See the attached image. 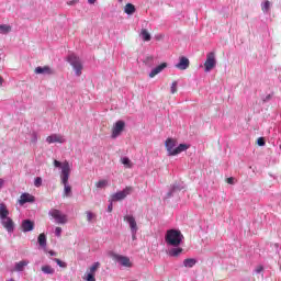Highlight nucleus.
I'll list each match as a JSON object with an SVG mask.
<instances>
[{
	"label": "nucleus",
	"mask_w": 281,
	"mask_h": 281,
	"mask_svg": "<svg viewBox=\"0 0 281 281\" xmlns=\"http://www.w3.org/2000/svg\"><path fill=\"white\" fill-rule=\"evenodd\" d=\"M165 146L169 157H175L177 140H175L173 138H168L165 143Z\"/></svg>",
	"instance_id": "nucleus-11"
},
{
	"label": "nucleus",
	"mask_w": 281,
	"mask_h": 281,
	"mask_svg": "<svg viewBox=\"0 0 281 281\" xmlns=\"http://www.w3.org/2000/svg\"><path fill=\"white\" fill-rule=\"evenodd\" d=\"M120 2H122V0H119Z\"/></svg>",
	"instance_id": "nucleus-50"
},
{
	"label": "nucleus",
	"mask_w": 281,
	"mask_h": 281,
	"mask_svg": "<svg viewBox=\"0 0 281 281\" xmlns=\"http://www.w3.org/2000/svg\"><path fill=\"white\" fill-rule=\"evenodd\" d=\"M48 216H52V218L55 220L57 225H65L67 223V215H65L63 212L56 209H52L48 212Z\"/></svg>",
	"instance_id": "nucleus-4"
},
{
	"label": "nucleus",
	"mask_w": 281,
	"mask_h": 281,
	"mask_svg": "<svg viewBox=\"0 0 281 281\" xmlns=\"http://www.w3.org/2000/svg\"><path fill=\"white\" fill-rule=\"evenodd\" d=\"M47 144H65L67 142V138L63 134H52L48 137H46Z\"/></svg>",
	"instance_id": "nucleus-9"
},
{
	"label": "nucleus",
	"mask_w": 281,
	"mask_h": 281,
	"mask_svg": "<svg viewBox=\"0 0 281 281\" xmlns=\"http://www.w3.org/2000/svg\"><path fill=\"white\" fill-rule=\"evenodd\" d=\"M35 74H42L45 76H54V69H52V67L49 66H44V67H36L35 68Z\"/></svg>",
	"instance_id": "nucleus-14"
},
{
	"label": "nucleus",
	"mask_w": 281,
	"mask_h": 281,
	"mask_svg": "<svg viewBox=\"0 0 281 281\" xmlns=\"http://www.w3.org/2000/svg\"><path fill=\"white\" fill-rule=\"evenodd\" d=\"M166 67H168V64L162 63L159 66H157L156 68L151 69V71L149 72V78H155V76H157L158 74H161V71H164L166 69Z\"/></svg>",
	"instance_id": "nucleus-17"
},
{
	"label": "nucleus",
	"mask_w": 281,
	"mask_h": 281,
	"mask_svg": "<svg viewBox=\"0 0 281 281\" xmlns=\"http://www.w3.org/2000/svg\"><path fill=\"white\" fill-rule=\"evenodd\" d=\"M123 221H125V223L130 225L131 234H137L139 228L137 227V221L135 220V216L125 215L123 217Z\"/></svg>",
	"instance_id": "nucleus-8"
},
{
	"label": "nucleus",
	"mask_w": 281,
	"mask_h": 281,
	"mask_svg": "<svg viewBox=\"0 0 281 281\" xmlns=\"http://www.w3.org/2000/svg\"><path fill=\"white\" fill-rule=\"evenodd\" d=\"M165 240L170 247H179L183 240V234H181V231L169 229L166 233Z\"/></svg>",
	"instance_id": "nucleus-2"
},
{
	"label": "nucleus",
	"mask_w": 281,
	"mask_h": 281,
	"mask_svg": "<svg viewBox=\"0 0 281 281\" xmlns=\"http://www.w3.org/2000/svg\"><path fill=\"white\" fill-rule=\"evenodd\" d=\"M37 243L42 249H45L47 247V236L45 234H40L37 237Z\"/></svg>",
	"instance_id": "nucleus-19"
},
{
	"label": "nucleus",
	"mask_w": 281,
	"mask_h": 281,
	"mask_svg": "<svg viewBox=\"0 0 281 281\" xmlns=\"http://www.w3.org/2000/svg\"><path fill=\"white\" fill-rule=\"evenodd\" d=\"M49 255H50V256H56V252H55L54 250H50V251H49Z\"/></svg>",
	"instance_id": "nucleus-48"
},
{
	"label": "nucleus",
	"mask_w": 281,
	"mask_h": 281,
	"mask_svg": "<svg viewBox=\"0 0 281 281\" xmlns=\"http://www.w3.org/2000/svg\"><path fill=\"white\" fill-rule=\"evenodd\" d=\"M83 280H86V281H95V274H91V273L87 272Z\"/></svg>",
	"instance_id": "nucleus-37"
},
{
	"label": "nucleus",
	"mask_w": 281,
	"mask_h": 281,
	"mask_svg": "<svg viewBox=\"0 0 281 281\" xmlns=\"http://www.w3.org/2000/svg\"><path fill=\"white\" fill-rule=\"evenodd\" d=\"M181 190H183V186L173 184L171 190L167 193L166 199H170V196H172L173 192H181Z\"/></svg>",
	"instance_id": "nucleus-21"
},
{
	"label": "nucleus",
	"mask_w": 281,
	"mask_h": 281,
	"mask_svg": "<svg viewBox=\"0 0 281 281\" xmlns=\"http://www.w3.org/2000/svg\"><path fill=\"white\" fill-rule=\"evenodd\" d=\"M53 260H54V262H56V265H58V267H61V269H65V267H67V263L64 262V261H61V260L58 259V258H55V259H53Z\"/></svg>",
	"instance_id": "nucleus-36"
},
{
	"label": "nucleus",
	"mask_w": 281,
	"mask_h": 281,
	"mask_svg": "<svg viewBox=\"0 0 281 281\" xmlns=\"http://www.w3.org/2000/svg\"><path fill=\"white\" fill-rule=\"evenodd\" d=\"M216 67V54L214 52H211L206 55V60L204 63V71L206 74H210L212 69Z\"/></svg>",
	"instance_id": "nucleus-5"
},
{
	"label": "nucleus",
	"mask_w": 281,
	"mask_h": 281,
	"mask_svg": "<svg viewBox=\"0 0 281 281\" xmlns=\"http://www.w3.org/2000/svg\"><path fill=\"white\" fill-rule=\"evenodd\" d=\"M190 67V59L188 57H180V61L176 64V69H180V71H186Z\"/></svg>",
	"instance_id": "nucleus-13"
},
{
	"label": "nucleus",
	"mask_w": 281,
	"mask_h": 281,
	"mask_svg": "<svg viewBox=\"0 0 281 281\" xmlns=\"http://www.w3.org/2000/svg\"><path fill=\"white\" fill-rule=\"evenodd\" d=\"M269 8H271V2H269V0L261 4L262 12H269Z\"/></svg>",
	"instance_id": "nucleus-33"
},
{
	"label": "nucleus",
	"mask_w": 281,
	"mask_h": 281,
	"mask_svg": "<svg viewBox=\"0 0 281 281\" xmlns=\"http://www.w3.org/2000/svg\"><path fill=\"white\" fill-rule=\"evenodd\" d=\"M34 186L35 188H41L43 186V178L41 177L35 178Z\"/></svg>",
	"instance_id": "nucleus-35"
},
{
	"label": "nucleus",
	"mask_w": 281,
	"mask_h": 281,
	"mask_svg": "<svg viewBox=\"0 0 281 281\" xmlns=\"http://www.w3.org/2000/svg\"><path fill=\"white\" fill-rule=\"evenodd\" d=\"M22 232L27 233L34 229V222L32 220H24L21 224Z\"/></svg>",
	"instance_id": "nucleus-16"
},
{
	"label": "nucleus",
	"mask_w": 281,
	"mask_h": 281,
	"mask_svg": "<svg viewBox=\"0 0 281 281\" xmlns=\"http://www.w3.org/2000/svg\"><path fill=\"white\" fill-rule=\"evenodd\" d=\"M109 186V181L106 180H100L95 183V187L99 189L106 188Z\"/></svg>",
	"instance_id": "nucleus-32"
},
{
	"label": "nucleus",
	"mask_w": 281,
	"mask_h": 281,
	"mask_svg": "<svg viewBox=\"0 0 281 281\" xmlns=\"http://www.w3.org/2000/svg\"><path fill=\"white\" fill-rule=\"evenodd\" d=\"M86 216H87L88 223H91L93 221V218H95V214L91 211H87Z\"/></svg>",
	"instance_id": "nucleus-34"
},
{
	"label": "nucleus",
	"mask_w": 281,
	"mask_h": 281,
	"mask_svg": "<svg viewBox=\"0 0 281 281\" xmlns=\"http://www.w3.org/2000/svg\"><path fill=\"white\" fill-rule=\"evenodd\" d=\"M132 238L135 240V238H137V233H132Z\"/></svg>",
	"instance_id": "nucleus-45"
},
{
	"label": "nucleus",
	"mask_w": 281,
	"mask_h": 281,
	"mask_svg": "<svg viewBox=\"0 0 281 281\" xmlns=\"http://www.w3.org/2000/svg\"><path fill=\"white\" fill-rule=\"evenodd\" d=\"M3 188V179H0V190Z\"/></svg>",
	"instance_id": "nucleus-47"
},
{
	"label": "nucleus",
	"mask_w": 281,
	"mask_h": 281,
	"mask_svg": "<svg viewBox=\"0 0 281 281\" xmlns=\"http://www.w3.org/2000/svg\"><path fill=\"white\" fill-rule=\"evenodd\" d=\"M30 265L29 260H22L15 263V271L21 272L25 269V267H27Z\"/></svg>",
	"instance_id": "nucleus-20"
},
{
	"label": "nucleus",
	"mask_w": 281,
	"mask_h": 281,
	"mask_svg": "<svg viewBox=\"0 0 281 281\" xmlns=\"http://www.w3.org/2000/svg\"><path fill=\"white\" fill-rule=\"evenodd\" d=\"M54 166L55 168H61L60 181L64 186V194L65 196H69V194H71V186H69V175H71V166L67 160L64 162L54 160Z\"/></svg>",
	"instance_id": "nucleus-1"
},
{
	"label": "nucleus",
	"mask_w": 281,
	"mask_h": 281,
	"mask_svg": "<svg viewBox=\"0 0 281 281\" xmlns=\"http://www.w3.org/2000/svg\"><path fill=\"white\" fill-rule=\"evenodd\" d=\"M262 271H265V268L262 266H258L256 269H255V273H262Z\"/></svg>",
	"instance_id": "nucleus-42"
},
{
	"label": "nucleus",
	"mask_w": 281,
	"mask_h": 281,
	"mask_svg": "<svg viewBox=\"0 0 281 281\" xmlns=\"http://www.w3.org/2000/svg\"><path fill=\"white\" fill-rule=\"evenodd\" d=\"M112 258H113V260H115V262H119V265H121V267H127L128 269H131V267H133V262H131V258H128L126 256L113 254Z\"/></svg>",
	"instance_id": "nucleus-7"
},
{
	"label": "nucleus",
	"mask_w": 281,
	"mask_h": 281,
	"mask_svg": "<svg viewBox=\"0 0 281 281\" xmlns=\"http://www.w3.org/2000/svg\"><path fill=\"white\" fill-rule=\"evenodd\" d=\"M1 225L9 232V234H12L14 232V222L10 217H4L0 221Z\"/></svg>",
	"instance_id": "nucleus-12"
},
{
	"label": "nucleus",
	"mask_w": 281,
	"mask_h": 281,
	"mask_svg": "<svg viewBox=\"0 0 281 281\" xmlns=\"http://www.w3.org/2000/svg\"><path fill=\"white\" fill-rule=\"evenodd\" d=\"M34 195L30 193H22L19 200L20 205H25V203H34Z\"/></svg>",
	"instance_id": "nucleus-15"
},
{
	"label": "nucleus",
	"mask_w": 281,
	"mask_h": 281,
	"mask_svg": "<svg viewBox=\"0 0 281 281\" xmlns=\"http://www.w3.org/2000/svg\"><path fill=\"white\" fill-rule=\"evenodd\" d=\"M227 183H229V186H234V178H227Z\"/></svg>",
	"instance_id": "nucleus-43"
},
{
	"label": "nucleus",
	"mask_w": 281,
	"mask_h": 281,
	"mask_svg": "<svg viewBox=\"0 0 281 281\" xmlns=\"http://www.w3.org/2000/svg\"><path fill=\"white\" fill-rule=\"evenodd\" d=\"M194 265H196V259L194 258H187L183 260V267H186V269H192Z\"/></svg>",
	"instance_id": "nucleus-23"
},
{
	"label": "nucleus",
	"mask_w": 281,
	"mask_h": 281,
	"mask_svg": "<svg viewBox=\"0 0 281 281\" xmlns=\"http://www.w3.org/2000/svg\"><path fill=\"white\" fill-rule=\"evenodd\" d=\"M3 85V78L0 77V87Z\"/></svg>",
	"instance_id": "nucleus-49"
},
{
	"label": "nucleus",
	"mask_w": 281,
	"mask_h": 281,
	"mask_svg": "<svg viewBox=\"0 0 281 281\" xmlns=\"http://www.w3.org/2000/svg\"><path fill=\"white\" fill-rule=\"evenodd\" d=\"M125 126L126 123L124 121H117L112 127L111 138L117 139V137H120L124 132Z\"/></svg>",
	"instance_id": "nucleus-6"
},
{
	"label": "nucleus",
	"mask_w": 281,
	"mask_h": 281,
	"mask_svg": "<svg viewBox=\"0 0 281 281\" xmlns=\"http://www.w3.org/2000/svg\"><path fill=\"white\" fill-rule=\"evenodd\" d=\"M98 269H100V262H94V263L90 267L88 273H91L92 276H95V272L98 271Z\"/></svg>",
	"instance_id": "nucleus-28"
},
{
	"label": "nucleus",
	"mask_w": 281,
	"mask_h": 281,
	"mask_svg": "<svg viewBox=\"0 0 281 281\" xmlns=\"http://www.w3.org/2000/svg\"><path fill=\"white\" fill-rule=\"evenodd\" d=\"M63 234V228L60 227H56L55 228V236H57L58 238H60V235Z\"/></svg>",
	"instance_id": "nucleus-39"
},
{
	"label": "nucleus",
	"mask_w": 281,
	"mask_h": 281,
	"mask_svg": "<svg viewBox=\"0 0 281 281\" xmlns=\"http://www.w3.org/2000/svg\"><path fill=\"white\" fill-rule=\"evenodd\" d=\"M10 214V211H8V206H5L4 203L0 204V221L3 218H8V215Z\"/></svg>",
	"instance_id": "nucleus-18"
},
{
	"label": "nucleus",
	"mask_w": 281,
	"mask_h": 281,
	"mask_svg": "<svg viewBox=\"0 0 281 281\" xmlns=\"http://www.w3.org/2000/svg\"><path fill=\"white\" fill-rule=\"evenodd\" d=\"M182 252H183V248H171L169 250V256H171L172 258H177Z\"/></svg>",
	"instance_id": "nucleus-25"
},
{
	"label": "nucleus",
	"mask_w": 281,
	"mask_h": 281,
	"mask_svg": "<svg viewBox=\"0 0 281 281\" xmlns=\"http://www.w3.org/2000/svg\"><path fill=\"white\" fill-rule=\"evenodd\" d=\"M154 60H155V57H153V56H147V57L143 60V63H144V65H146V67H151Z\"/></svg>",
	"instance_id": "nucleus-31"
},
{
	"label": "nucleus",
	"mask_w": 281,
	"mask_h": 281,
	"mask_svg": "<svg viewBox=\"0 0 281 281\" xmlns=\"http://www.w3.org/2000/svg\"><path fill=\"white\" fill-rule=\"evenodd\" d=\"M257 144H258V146H265V138L263 137H259L258 139H257Z\"/></svg>",
	"instance_id": "nucleus-41"
},
{
	"label": "nucleus",
	"mask_w": 281,
	"mask_h": 281,
	"mask_svg": "<svg viewBox=\"0 0 281 281\" xmlns=\"http://www.w3.org/2000/svg\"><path fill=\"white\" fill-rule=\"evenodd\" d=\"M140 36L143 38V41H150V33H148V30L146 29H143L142 32H140Z\"/></svg>",
	"instance_id": "nucleus-29"
},
{
	"label": "nucleus",
	"mask_w": 281,
	"mask_h": 281,
	"mask_svg": "<svg viewBox=\"0 0 281 281\" xmlns=\"http://www.w3.org/2000/svg\"><path fill=\"white\" fill-rule=\"evenodd\" d=\"M67 63L72 66L76 76H82V60L76 54H70L67 56Z\"/></svg>",
	"instance_id": "nucleus-3"
},
{
	"label": "nucleus",
	"mask_w": 281,
	"mask_h": 281,
	"mask_svg": "<svg viewBox=\"0 0 281 281\" xmlns=\"http://www.w3.org/2000/svg\"><path fill=\"white\" fill-rule=\"evenodd\" d=\"M88 3H90L91 5H93V3H95V0H88Z\"/></svg>",
	"instance_id": "nucleus-46"
},
{
	"label": "nucleus",
	"mask_w": 281,
	"mask_h": 281,
	"mask_svg": "<svg viewBox=\"0 0 281 281\" xmlns=\"http://www.w3.org/2000/svg\"><path fill=\"white\" fill-rule=\"evenodd\" d=\"M121 162H122L123 166H125L126 168H133V162L130 160L128 157H123V158H121Z\"/></svg>",
	"instance_id": "nucleus-30"
},
{
	"label": "nucleus",
	"mask_w": 281,
	"mask_h": 281,
	"mask_svg": "<svg viewBox=\"0 0 281 281\" xmlns=\"http://www.w3.org/2000/svg\"><path fill=\"white\" fill-rule=\"evenodd\" d=\"M190 148V145L188 144H180L178 147H176V151H173L175 156L181 155V153H186Z\"/></svg>",
	"instance_id": "nucleus-22"
},
{
	"label": "nucleus",
	"mask_w": 281,
	"mask_h": 281,
	"mask_svg": "<svg viewBox=\"0 0 281 281\" xmlns=\"http://www.w3.org/2000/svg\"><path fill=\"white\" fill-rule=\"evenodd\" d=\"M10 32H12V26L7 24L0 25V34H10Z\"/></svg>",
	"instance_id": "nucleus-27"
},
{
	"label": "nucleus",
	"mask_w": 281,
	"mask_h": 281,
	"mask_svg": "<svg viewBox=\"0 0 281 281\" xmlns=\"http://www.w3.org/2000/svg\"><path fill=\"white\" fill-rule=\"evenodd\" d=\"M31 142H32L33 144H36V142H38V136L36 135V133H33V134H32V139H31Z\"/></svg>",
	"instance_id": "nucleus-40"
},
{
	"label": "nucleus",
	"mask_w": 281,
	"mask_h": 281,
	"mask_svg": "<svg viewBox=\"0 0 281 281\" xmlns=\"http://www.w3.org/2000/svg\"><path fill=\"white\" fill-rule=\"evenodd\" d=\"M177 85H178L177 81H173L171 83L170 93H172V94L177 93Z\"/></svg>",
	"instance_id": "nucleus-38"
},
{
	"label": "nucleus",
	"mask_w": 281,
	"mask_h": 281,
	"mask_svg": "<svg viewBox=\"0 0 281 281\" xmlns=\"http://www.w3.org/2000/svg\"><path fill=\"white\" fill-rule=\"evenodd\" d=\"M108 212H113V202H111L108 206Z\"/></svg>",
	"instance_id": "nucleus-44"
},
{
	"label": "nucleus",
	"mask_w": 281,
	"mask_h": 281,
	"mask_svg": "<svg viewBox=\"0 0 281 281\" xmlns=\"http://www.w3.org/2000/svg\"><path fill=\"white\" fill-rule=\"evenodd\" d=\"M128 194H131V187L112 194V201H124Z\"/></svg>",
	"instance_id": "nucleus-10"
},
{
	"label": "nucleus",
	"mask_w": 281,
	"mask_h": 281,
	"mask_svg": "<svg viewBox=\"0 0 281 281\" xmlns=\"http://www.w3.org/2000/svg\"><path fill=\"white\" fill-rule=\"evenodd\" d=\"M135 7L133 5V3H127L125 7H124V12L125 14H135Z\"/></svg>",
	"instance_id": "nucleus-26"
},
{
	"label": "nucleus",
	"mask_w": 281,
	"mask_h": 281,
	"mask_svg": "<svg viewBox=\"0 0 281 281\" xmlns=\"http://www.w3.org/2000/svg\"><path fill=\"white\" fill-rule=\"evenodd\" d=\"M42 271L43 273H45L46 276H54L55 271L54 268H52V266L46 265L42 267Z\"/></svg>",
	"instance_id": "nucleus-24"
}]
</instances>
